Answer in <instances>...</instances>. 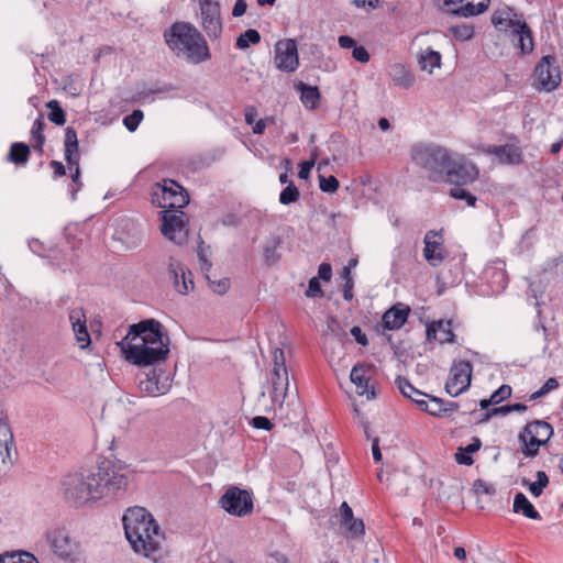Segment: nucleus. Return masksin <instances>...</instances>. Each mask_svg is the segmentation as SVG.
Listing matches in <instances>:
<instances>
[{"instance_id":"1","label":"nucleus","mask_w":563,"mask_h":563,"mask_svg":"<svg viewBox=\"0 0 563 563\" xmlns=\"http://www.w3.org/2000/svg\"><path fill=\"white\" fill-rule=\"evenodd\" d=\"M129 473L124 462L106 459L88 475H66L62 482L64 497L75 507H81L90 500L118 497L128 488Z\"/></svg>"},{"instance_id":"2","label":"nucleus","mask_w":563,"mask_h":563,"mask_svg":"<svg viewBox=\"0 0 563 563\" xmlns=\"http://www.w3.org/2000/svg\"><path fill=\"white\" fill-rule=\"evenodd\" d=\"M155 319H146L130 325L122 342L118 343L126 361L148 366L165 361L169 353V336Z\"/></svg>"},{"instance_id":"3","label":"nucleus","mask_w":563,"mask_h":563,"mask_svg":"<svg viewBox=\"0 0 563 563\" xmlns=\"http://www.w3.org/2000/svg\"><path fill=\"white\" fill-rule=\"evenodd\" d=\"M125 537L135 553L157 562L163 556L165 540L159 526L145 508H129L122 518Z\"/></svg>"},{"instance_id":"4","label":"nucleus","mask_w":563,"mask_h":563,"mask_svg":"<svg viewBox=\"0 0 563 563\" xmlns=\"http://www.w3.org/2000/svg\"><path fill=\"white\" fill-rule=\"evenodd\" d=\"M164 37L168 47L189 63L200 64L211 58L205 37L188 22H175L165 31Z\"/></svg>"},{"instance_id":"5","label":"nucleus","mask_w":563,"mask_h":563,"mask_svg":"<svg viewBox=\"0 0 563 563\" xmlns=\"http://www.w3.org/2000/svg\"><path fill=\"white\" fill-rule=\"evenodd\" d=\"M412 162L429 173L431 180L443 177L445 168L450 166V152L433 143H418L410 150Z\"/></svg>"},{"instance_id":"6","label":"nucleus","mask_w":563,"mask_h":563,"mask_svg":"<svg viewBox=\"0 0 563 563\" xmlns=\"http://www.w3.org/2000/svg\"><path fill=\"white\" fill-rule=\"evenodd\" d=\"M493 25L500 32L509 33L515 46L519 47L522 54L533 51L532 32L526 21L511 18V10L496 11L492 15Z\"/></svg>"},{"instance_id":"7","label":"nucleus","mask_w":563,"mask_h":563,"mask_svg":"<svg viewBox=\"0 0 563 563\" xmlns=\"http://www.w3.org/2000/svg\"><path fill=\"white\" fill-rule=\"evenodd\" d=\"M152 203L163 210L183 209L189 203L187 190L174 179H163L152 187Z\"/></svg>"},{"instance_id":"8","label":"nucleus","mask_w":563,"mask_h":563,"mask_svg":"<svg viewBox=\"0 0 563 563\" xmlns=\"http://www.w3.org/2000/svg\"><path fill=\"white\" fill-rule=\"evenodd\" d=\"M45 540L52 552L65 562L76 563L82 555L80 542L73 538L65 527L48 529L45 532Z\"/></svg>"},{"instance_id":"9","label":"nucleus","mask_w":563,"mask_h":563,"mask_svg":"<svg viewBox=\"0 0 563 563\" xmlns=\"http://www.w3.org/2000/svg\"><path fill=\"white\" fill-rule=\"evenodd\" d=\"M554 433L553 427L544 420H533L519 432L521 452L526 457L538 455L540 446L545 445Z\"/></svg>"},{"instance_id":"10","label":"nucleus","mask_w":563,"mask_h":563,"mask_svg":"<svg viewBox=\"0 0 563 563\" xmlns=\"http://www.w3.org/2000/svg\"><path fill=\"white\" fill-rule=\"evenodd\" d=\"M161 232L162 234L177 245H183L187 241L188 218L181 209L161 211Z\"/></svg>"},{"instance_id":"11","label":"nucleus","mask_w":563,"mask_h":563,"mask_svg":"<svg viewBox=\"0 0 563 563\" xmlns=\"http://www.w3.org/2000/svg\"><path fill=\"white\" fill-rule=\"evenodd\" d=\"M219 504L228 514L235 517H245L254 508L252 494L235 486L221 496Z\"/></svg>"},{"instance_id":"12","label":"nucleus","mask_w":563,"mask_h":563,"mask_svg":"<svg viewBox=\"0 0 563 563\" xmlns=\"http://www.w3.org/2000/svg\"><path fill=\"white\" fill-rule=\"evenodd\" d=\"M274 366L271 373L272 393L274 402H283L289 386L288 372L285 364V355L282 349H275L273 352Z\"/></svg>"},{"instance_id":"13","label":"nucleus","mask_w":563,"mask_h":563,"mask_svg":"<svg viewBox=\"0 0 563 563\" xmlns=\"http://www.w3.org/2000/svg\"><path fill=\"white\" fill-rule=\"evenodd\" d=\"M534 76L539 89L548 92L555 90L561 84V69L554 55H545L537 64Z\"/></svg>"},{"instance_id":"14","label":"nucleus","mask_w":563,"mask_h":563,"mask_svg":"<svg viewBox=\"0 0 563 563\" xmlns=\"http://www.w3.org/2000/svg\"><path fill=\"white\" fill-rule=\"evenodd\" d=\"M472 371L473 367L468 361L455 362L450 369V376L445 383L446 393L452 397H456L466 390L471 385Z\"/></svg>"},{"instance_id":"15","label":"nucleus","mask_w":563,"mask_h":563,"mask_svg":"<svg viewBox=\"0 0 563 563\" xmlns=\"http://www.w3.org/2000/svg\"><path fill=\"white\" fill-rule=\"evenodd\" d=\"M201 25L211 40H217L222 34L220 4L212 0H200Z\"/></svg>"},{"instance_id":"16","label":"nucleus","mask_w":563,"mask_h":563,"mask_svg":"<svg viewBox=\"0 0 563 563\" xmlns=\"http://www.w3.org/2000/svg\"><path fill=\"white\" fill-rule=\"evenodd\" d=\"M64 154L68 168L71 170L70 178L75 185H81L79 167V143L77 132L74 128L67 126L64 136Z\"/></svg>"},{"instance_id":"17","label":"nucleus","mask_w":563,"mask_h":563,"mask_svg":"<svg viewBox=\"0 0 563 563\" xmlns=\"http://www.w3.org/2000/svg\"><path fill=\"white\" fill-rule=\"evenodd\" d=\"M13 455H16L13 433L7 417L0 412V474H4L13 464Z\"/></svg>"},{"instance_id":"18","label":"nucleus","mask_w":563,"mask_h":563,"mask_svg":"<svg viewBox=\"0 0 563 563\" xmlns=\"http://www.w3.org/2000/svg\"><path fill=\"white\" fill-rule=\"evenodd\" d=\"M276 67L286 73L295 71L299 65L297 43L288 38L278 41L275 45Z\"/></svg>"},{"instance_id":"19","label":"nucleus","mask_w":563,"mask_h":563,"mask_svg":"<svg viewBox=\"0 0 563 563\" xmlns=\"http://www.w3.org/2000/svg\"><path fill=\"white\" fill-rule=\"evenodd\" d=\"M338 523L343 529V536L346 539H361L365 534L364 521L355 518L352 508L346 501H343L335 516Z\"/></svg>"},{"instance_id":"20","label":"nucleus","mask_w":563,"mask_h":563,"mask_svg":"<svg viewBox=\"0 0 563 563\" xmlns=\"http://www.w3.org/2000/svg\"><path fill=\"white\" fill-rule=\"evenodd\" d=\"M478 168L471 162L454 161L451 157V163L444 170L448 180L456 186H464L474 183L478 178Z\"/></svg>"},{"instance_id":"21","label":"nucleus","mask_w":563,"mask_h":563,"mask_svg":"<svg viewBox=\"0 0 563 563\" xmlns=\"http://www.w3.org/2000/svg\"><path fill=\"white\" fill-rule=\"evenodd\" d=\"M485 153L495 156L503 165H518L523 161L521 148L515 144L488 145Z\"/></svg>"},{"instance_id":"22","label":"nucleus","mask_w":563,"mask_h":563,"mask_svg":"<svg viewBox=\"0 0 563 563\" xmlns=\"http://www.w3.org/2000/svg\"><path fill=\"white\" fill-rule=\"evenodd\" d=\"M69 321L80 349H87L91 344L90 334L87 329V318L82 308H75L69 311Z\"/></svg>"},{"instance_id":"23","label":"nucleus","mask_w":563,"mask_h":563,"mask_svg":"<svg viewBox=\"0 0 563 563\" xmlns=\"http://www.w3.org/2000/svg\"><path fill=\"white\" fill-rule=\"evenodd\" d=\"M410 313V307L398 302L391 308L385 311L383 314L382 323L386 330H398L400 329L408 319Z\"/></svg>"},{"instance_id":"24","label":"nucleus","mask_w":563,"mask_h":563,"mask_svg":"<svg viewBox=\"0 0 563 563\" xmlns=\"http://www.w3.org/2000/svg\"><path fill=\"white\" fill-rule=\"evenodd\" d=\"M170 385L168 384V377H165L164 382L159 380V375L156 369H150L145 373V378L140 379L139 388L141 393L147 396L164 395L168 391Z\"/></svg>"},{"instance_id":"25","label":"nucleus","mask_w":563,"mask_h":563,"mask_svg":"<svg viewBox=\"0 0 563 563\" xmlns=\"http://www.w3.org/2000/svg\"><path fill=\"white\" fill-rule=\"evenodd\" d=\"M369 368L371 367L366 364H356L351 371L350 378L351 382L356 386L358 395H366L367 399H373L375 398V390L374 387L369 386V379L366 376V373Z\"/></svg>"},{"instance_id":"26","label":"nucleus","mask_w":563,"mask_h":563,"mask_svg":"<svg viewBox=\"0 0 563 563\" xmlns=\"http://www.w3.org/2000/svg\"><path fill=\"white\" fill-rule=\"evenodd\" d=\"M427 340H437L441 344L453 343L455 341V334L452 330V322L439 320L430 323L427 327Z\"/></svg>"},{"instance_id":"27","label":"nucleus","mask_w":563,"mask_h":563,"mask_svg":"<svg viewBox=\"0 0 563 563\" xmlns=\"http://www.w3.org/2000/svg\"><path fill=\"white\" fill-rule=\"evenodd\" d=\"M441 235L435 231H428L424 236L423 256L431 266H438L444 260L441 252L435 250L441 245Z\"/></svg>"},{"instance_id":"28","label":"nucleus","mask_w":563,"mask_h":563,"mask_svg":"<svg viewBox=\"0 0 563 563\" xmlns=\"http://www.w3.org/2000/svg\"><path fill=\"white\" fill-rule=\"evenodd\" d=\"M464 5L450 11L455 16L470 18L478 15L488 9L489 0H456V3H464Z\"/></svg>"},{"instance_id":"29","label":"nucleus","mask_w":563,"mask_h":563,"mask_svg":"<svg viewBox=\"0 0 563 563\" xmlns=\"http://www.w3.org/2000/svg\"><path fill=\"white\" fill-rule=\"evenodd\" d=\"M389 76L394 85L402 89L411 88L416 81L415 75L400 63L390 66Z\"/></svg>"},{"instance_id":"30","label":"nucleus","mask_w":563,"mask_h":563,"mask_svg":"<svg viewBox=\"0 0 563 563\" xmlns=\"http://www.w3.org/2000/svg\"><path fill=\"white\" fill-rule=\"evenodd\" d=\"M296 88L300 91V100L307 109L314 110L319 107L321 96L317 86H309L299 81Z\"/></svg>"},{"instance_id":"31","label":"nucleus","mask_w":563,"mask_h":563,"mask_svg":"<svg viewBox=\"0 0 563 563\" xmlns=\"http://www.w3.org/2000/svg\"><path fill=\"white\" fill-rule=\"evenodd\" d=\"M31 148L26 143L15 142L12 143L7 155V161L16 166H24L30 158Z\"/></svg>"},{"instance_id":"32","label":"nucleus","mask_w":563,"mask_h":563,"mask_svg":"<svg viewBox=\"0 0 563 563\" xmlns=\"http://www.w3.org/2000/svg\"><path fill=\"white\" fill-rule=\"evenodd\" d=\"M514 512L522 514L533 520H540L541 516L523 493H518L514 499Z\"/></svg>"},{"instance_id":"33","label":"nucleus","mask_w":563,"mask_h":563,"mask_svg":"<svg viewBox=\"0 0 563 563\" xmlns=\"http://www.w3.org/2000/svg\"><path fill=\"white\" fill-rule=\"evenodd\" d=\"M283 240L280 236H273L264 246V260L266 264L273 265L277 263L282 254L278 252V249L282 246Z\"/></svg>"},{"instance_id":"34","label":"nucleus","mask_w":563,"mask_h":563,"mask_svg":"<svg viewBox=\"0 0 563 563\" xmlns=\"http://www.w3.org/2000/svg\"><path fill=\"white\" fill-rule=\"evenodd\" d=\"M45 126L44 118L43 115H40L33 123L31 129V135L32 139L35 141V144L33 145L34 150L42 153L43 146L45 143V136L43 134V130Z\"/></svg>"},{"instance_id":"35","label":"nucleus","mask_w":563,"mask_h":563,"mask_svg":"<svg viewBox=\"0 0 563 563\" xmlns=\"http://www.w3.org/2000/svg\"><path fill=\"white\" fill-rule=\"evenodd\" d=\"M536 476H537L536 482L529 483V481L527 478H522V484L529 486V490L532 496L539 497L542 495L543 489L548 486L549 477L545 474V472H543V471H538Z\"/></svg>"},{"instance_id":"36","label":"nucleus","mask_w":563,"mask_h":563,"mask_svg":"<svg viewBox=\"0 0 563 563\" xmlns=\"http://www.w3.org/2000/svg\"><path fill=\"white\" fill-rule=\"evenodd\" d=\"M46 107L49 109L47 113V118L51 122L56 125H63L66 122V113L64 109L60 107L59 101L53 99L46 103Z\"/></svg>"},{"instance_id":"37","label":"nucleus","mask_w":563,"mask_h":563,"mask_svg":"<svg viewBox=\"0 0 563 563\" xmlns=\"http://www.w3.org/2000/svg\"><path fill=\"white\" fill-rule=\"evenodd\" d=\"M396 384H397V387L398 389L400 390V393L406 397V398H409L413 401V399H418L417 396L419 397H426L427 394L420 391L419 389H417L415 386L411 385V383L402 377V376H398L396 378Z\"/></svg>"},{"instance_id":"38","label":"nucleus","mask_w":563,"mask_h":563,"mask_svg":"<svg viewBox=\"0 0 563 563\" xmlns=\"http://www.w3.org/2000/svg\"><path fill=\"white\" fill-rule=\"evenodd\" d=\"M419 64L422 69H429L432 73L433 68L441 66V54L437 51L428 49L420 55Z\"/></svg>"},{"instance_id":"39","label":"nucleus","mask_w":563,"mask_h":563,"mask_svg":"<svg viewBox=\"0 0 563 563\" xmlns=\"http://www.w3.org/2000/svg\"><path fill=\"white\" fill-rule=\"evenodd\" d=\"M261 42V34L257 30L249 29L241 33L236 38V47L240 49L247 48L251 44H258Z\"/></svg>"},{"instance_id":"40","label":"nucleus","mask_w":563,"mask_h":563,"mask_svg":"<svg viewBox=\"0 0 563 563\" xmlns=\"http://www.w3.org/2000/svg\"><path fill=\"white\" fill-rule=\"evenodd\" d=\"M451 35L459 41H470L474 36V27L471 24H459L449 27Z\"/></svg>"},{"instance_id":"41","label":"nucleus","mask_w":563,"mask_h":563,"mask_svg":"<svg viewBox=\"0 0 563 563\" xmlns=\"http://www.w3.org/2000/svg\"><path fill=\"white\" fill-rule=\"evenodd\" d=\"M299 197V189L295 186L294 181H289V184L282 190L279 195V202L287 206L296 202Z\"/></svg>"},{"instance_id":"42","label":"nucleus","mask_w":563,"mask_h":563,"mask_svg":"<svg viewBox=\"0 0 563 563\" xmlns=\"http://www.w3.org/2000/svg\"><path fill=\"white\" fill-rule=\"evenodd\" d=\"M426 397L429 398V408L427 410V413L439 418L445 417V400L430 395H427Z\"/></svg>"},{"instance_id":"43","label":"nucleus","mask_w":563,"mask_h":563,"mask_svg":"<svg viewBox=\"0 0 563 563\" xmlns=\"http://www.w3.org/2000/svg\"><path fill=\"white\" fill-rule=\"evenodd\" d=\"M450 196L457 200H464L468 207H475L477 198L471 194L468 190L462 188L461 186H456L450 189Z\"/></svg>"},{"instance_id":"44","label":"nucleus","mask_w":563,"mask_h":563,"mask_svg":"<svg viewBox=\"0 0 563 563\" xmlns=\"http://www.w3.org/2000/svg\"><path fill=\"white\" fill-rule=\"evenodd\" d=\"M184 265L174 258L173 256L169 257L168 262V276L169 279L173 280L174 287L176 288V282H181V273H184Z\"/></svg>"},{"instance_id":"45","label":"nucleus","mask_w":563,"mask_h":563,"mask_svg":"<svg viewBox=\"0 0 563 563\" xmlns=\"http://www.w3.org/2000/svg\"><path fill=\"white\" fill-rule=\"evenodd\" d=\"M191 289H194L192 273L185 268L184 273H181V282H176V290L181 295H186Z\"/></svg>"},{"instance_id":"46","label":"nucleus","mask_w":563,"mask_h":563,"mask_svg":"<svg viewBox=\"0 0 563 563\" xmlns=\"http://www.w3.org/2000/svg\"><path fill=\"white\" fill-rule=\"evenodd\" d=\"M29 247L33 253L37 254L41 257L48 258L49 261L57 260L56 256H52V255L47 254L48 246H46L44 242H42L37 239L30 240Z\"/></svg>"},{"instance_id":"47","label":"nucleus","mask_w":563,"mask_h":563,"mask_svg":"<svg viewBox=\"0 0 563 563\" xmlns=\"http://www.w3.org/2000/svg\"><path fill=\"white\" fill-rule=\"evenodd\" d=\"M143 120V112L139 109L133 110L131 114H128L123 119L124 126L130 131L134 132L141 121Z\"/></svg>"},{"instance_id":"48","label":"nucleus","mask_w":563,"mask_h":563,"mask_svg":"<svg viewBox=\"0 0 563 563\" xmlns=\"http://www.w3.org/2000/svg\"><path fill=\"white\" fill-rule=\"evenodd\" d=\"M339 180L334 176L324 177L319 175V187L323 192L333 194L339 188Z\"/></svg>"},{"instance_id":"49","label":"nucleus","mask_w":563,"mask_h":563,"mask_svg":"<svg viewBox=\"0 0 563 563\" xmlns=\"http://www.w3.org/2000/svg\"><path fill=\"white\" fill-rule=\"evenodd\" d=\"M306 296L309 298L323 297V291L321 289L320 279L318 277H312L309 280L308 289L306 290Z\"/></svg>"},{"instance_id":"50","label":"nucleus","mask_w":563,"mask_h":563,"mask_svg":"<svg viewBox=\"0 0 563 563\" xmlns=\"http://www.w3.org/2000/svg\"><path fill=\"white\" fill-rule=\"evenodd\" d=\"M476 494L495 495L496 487L494 484L487 483L481 478L476 479L473 484Z\"/></svg>"},{"instance_id":"51","label":"nucleus","mask_w":563,"mask_h":563,"mask_svg":"<svg viewBox=\"0 0 563 563\" xmlns=\"http://www.w3.org/2000/svg\"><path fill=\"white\" fill-rule=\"evenodd\" d=\"M511 396V387L509 385H501L497 390L492 394V399L495 405H498L503 400L508 399Z\"/></svg>"},{"instance_id":"52","label":"nucleus","mask_w":563,"mask_h":563,"mask_svg":"<svg viewBox=\"0 0 563 563\" xmlns=\"http://www.w3.org/2000/svg\"><path fill=\"white\" fill-rule=\"evenodd\" d=\"M209 286L213 292H216L218 295H224L230 288V279L222 278V279H219L218 282L210 279Z\"/></svg>"},{"instance_id":"53","label":"nucleus","mask_w":563,"mask_h":563,"mask_svg":"<svg viewBox=\"0 0 563 563\" xmlns=\"http://www.w3.org/2000/svg\"><path fill=\"white\" fill-rule=\"evenodd\" d=\"M251 424L255 429H262V430H266V431L272 430L274 427L273 422L267 417H264V416L254 417L251 421Z\"/></svg>"},{"instance_id":"54","label":"nucleus","mask_w":563,"mask_h":563,"mask_svg":"<svg viewBox=\"0 0 563 563\" xmlns=\"http://www.w3.org/2000/svg\"><path fill=\"white\" fill-rule=\"evenodd\" d=\"M352 56L355 60L360 63H367L371 58L367 49L364 46H357L353 47Z\"/></svg>"},{"instance_id":"55","label":"nucleus","mask_w":563,"mask_h":563,"mask_svg":"<svg viewBox=\"0 0 563 563\" xmlns=\"http://www.w3.org/2000/svg\"><path fill=\"white\" fill-rule=\"evenodd\" d=\"M455 461L460 465H472L474 463V460L470 453H466V450L464 448H460L459 451L455 453Z\"/></svg>"},{"instance_id":"56","label":"nucleus","mask_w":563,"mask_h":563,"mask_svg":"<svg viewBox=\"0 0 563 563\" xmlns=\"http://www.w3.org/2000/svg\"><path fill=\"white\" fill-rule=\"evenodd\" d=\"M319 279H322L324 282H330L332 277V267L329 263H321L318 268V276Z\"/></svg>"},{"instance_id":"57","label":"nucleus","mask_w":563,"mask_h":563,"mask_svg":"<svg viewBox=\"0 0 563 563\" xmlns=\"http://www.w3.org/2000/svg\"><path fill=\"white\" fill-rule=\"evenodd\" d=\"M350 332L358 344L363 346H366L368 344L366 334L362 331V329L358 325H354Z\"/></svg>"},{"instance_id":"58","label":"nucleus","mask_w":563,"mask_h":563,"mask_svg":"<svg viewBox=\"0 0 563 563\" xmlns=\"http://www.w3.org/2000/svg\"><path fill=\"white\" fill-rule=\"evenodd\" d=\"M314 166V159L305 161L300 164V169L298 172V177L301 179H307L310 175L311 168Z\"/></svg>"},{"instance_id":"59","label":"nucleus","mask_w":563,"mask_h":563,"mask_svg":"<svg viewBox=\"0 0 563 563\" xmlns=\"http://www.w3.org/2000/svg\"><path fill=\"white\" fill-rule=\"evenodd\" d=\"M47 254L52 255V256H56L57 260H54V261H49L52 264L58 266V267H62L64 265V261H63V252L59 247L57 246H48V251H47Z\"/></svg>"},{"instance_id":"60","label":"nucleus","mask_w":563,"mask_h":563,"mask_svg":"<svg viewBox=\"0 0 563 563\" xmlns=\"http://www.w3.org/2000/svg\"><path fill=\"white\" fill-rule=\"evenodd\" d=\"M328 331L331 332L334 336L336 338H341L342 335V329H341V325H340V322L331 317L328 321Z\"/></svg>"},{"instance_id":"61","label":"nucleus","mask_w":563,"mask_h":563,"mask_svg":"<svg viewBox=\"0 0 563 563\" xmlns=\"http://www.w3.org/2000/svg\"><path fill=\"white\" fill-rule=\"evenodd\" d=\"M246 9H247V4H246L245 0H236L235 4L233 7V10H232V15L234 18L242 16L246 12Z\"/></svg>"},{"instance_id":"62","label":"nucleus","mask_w":563,"mask_h":563,"mask_svg":"<svg viewBox=\"0 0 563 563\" xmlns=\"http://www.w3.org/2000/svg\"><path fill=\"white\" fill-rule=\"evenodd\" d=\"M338 42L342 48H353L356 45V41L349 35L339 36Z\"/></svg>"},{"instance_id":"63","label":"nucleus","mask_w":563,"mask_h":563,"mask_svg":"<svg viewBox=\"0 0 563 563\" xmlns=\"http://www.w3.org/2000/svg\"><path fill=\"white\" fill-rule=\"evenodd\" d=\"M53 172H54V176L55 177H62L66 174V168L65 166L63 165L62 162H58V161H52L49 163Z\"/></svg>"},{"instance_id":"64","label":"nucleus","mask_w":563,"mask_h":563,"mask_svg":"<svg viewBox=\"0 0 563 563\" xmlns=\"http://www.w3.org/2000/svg\"><path fill=\"white\" fill-rule=\"evenodd\" d=\"M21 561V553L0 555V563H18Z\"/></svg>"}]
</instances>
